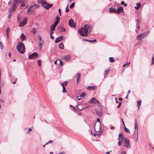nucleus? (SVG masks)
Listing matches in <instances>:
<instances>
[{
	"instance_id": "53",
	"label": "nucleus",
	"mask_w": 154,
	"mask_h": 154,
	"mask_svg": "<svg viewBox=\"0 0 154 154\" xmlns=\"http://www.w3.org/2000/svg\"><path fill=\"white\" fill-rule=\"evenodd\" d=\"M38 38L39 40V41H42V39H41V38L40 36V35H38Z\"/></svg>"
},
{
	"instance_id": "20",
	"label": "nucleus",
	"mask_w": 154,
	"mask_h": 154,
	"mask_svg": "<svg viewBox=\"0 0 154 154\" xmlns=\"http://www.w3.org/2000/svg\"><path fill=\"white\" fill-rule=\"evenodd\" d=\"M10 31V28L9 27H8L6 30V33L7 34V38H9V33Z\"/></svg>"
},
{
	"instance_id": "52",
	"label": "nucleus",
	"mask_w": 154,
	"mask_h": 154,
	"mask_svg": "<svg viewBox=\"0 0 154 154\" xmlns=\"http://www.w3.org/2000/svg\"><path fill=\"white\" fill-rule=\"evenodd\" d=\"M68 5L67 6V7L65 11L66 12H68L69 11V9L67 8Z\"/></svg>"
},
{
	"instance_id": "26",
	"label": "nucleus",
	"mask_w": 154,
	"mask_h": 154,
	"mask_svg": "<svg viewBox=\"0 0 154 154\" xmlns=\"http://www.w3.org/2000/svg\"><path fill=\"white\" fill-rule=\"evenodd\" d=\"M39 7V5H37L31 7L32 8V11H34L35 9L38 8Z\"/></svg>"
},
{
	"instance_id": "60",
	"label": "nucleus",
	"mask_w": 154,
	"mask_h": 154,
	"mask_svg": "<svg viewBox=\"0 0 154 154\" xmlns=\"http://www.w3.org/2000/svg\"><path fill=\"white\" fill-rule=\"evenodd\" d=\"M122 143H120V141H119V142L118 143V145L119 146H120L122 145Z\"/></svg>"
},
{
	"instance_id": "6",
	"label": "nucleus",
	"mask_w": 154,
	"mask_h": 154,
	"mask_svg": "<svg viewBox=\"0 0 154 154\" xmlns=\"http://www.w3.org/2000/svg\"><path fill=\"white\" fill-rule=\"evenodd\" d=\"M38 56L37 52H34L29 55L28 58L30 59H33L36 58Z\"/></svg>"
},
{
	"instance_id": "30",
	"label": "nucleus",
	"mask_w": 154,
	"mask_h": 154,
	"mask_svg": "<svg viewBox=\"0 0 154 154\" xmlns=\"http://www.w3.org/2000/svg\"><path fill=\"white\" fill-rule=\"evenodd\" d=\"M56 26L52 25L51 26V30L52 31H54L55 30Z\"/></svg>"
},
{
	"instance_id": "63",
	"label": "nucleus",
	"mask_w": 154,
	"mask_h": 154,
	"mask_svg": "<svg viewBox=\"0 0 154 154\" xmlns=\"http://www.w3.org/2000/svg\"><path fill=\"white\" fill-rule=\"evenodd\" d=\"M152 60L154 61V53L153 54V56L152 58Z\"/></svg>"
},
{
	"instance_id": "27",
	"label": "nucleus",
	"mask_w": 154,
	"mask_h": 154,
	"mask_svg": "<svg viewBox=\"0 0 154 154\" xmlns=\"http://www.w3.org/2000/svg\"><path fill=\"white\" fill-rule=\"evenodd\" d=\"M43 42H44L42 41H39V43L38 44V46H39V47L40 49H41V48H42V43Z\"/></svg>"
},
{
	"instance_id": "1",
	"label": "nucleus",
	"mask_w": 154,
	"mask_h": 154,
	"mask_svg": "<svg viewBox=\"0 0 154 154\" xmlns=\"http://www.w3.org/2000/svg\"><path fill=\"white\" fill-rule=\"evenodd\" d=\"M91 30V29L90 26L87 24L85 25L84 27L80 28L78 31L80 35L83 36H87L88 32H90Z\"/></svg>"
},
{
	"instance_id": "19",
	"label": "nucleus",
	"mask_w": 154,
	"mask_h": 154,
	"mask_svg": "<svg viewBox=\"0 0 154 154\" xmlns=\"http://www.w3.org/2000/svg\"><path fill=\"white\" fill-rule=\"evenodd\" d=\"M20 37L21 38V41L22 42H23V40H25L26 39V37L23 33L21 35Z\"/></svg>"
},
{
	"instance_id": "29",
	"label": "nucleus",
	"mask_w": 154,
	"mask_h": 154,
	"mask_svg": "<svg viewBox=\"0 0 154 154\" xmlns=\"http://www.w3.org/2000/svg\"><path fill=\"white\" fill-rule=\"evenodd\" d=\"M135 129H136V128H137V138H136V140H137L138 139V126H137V123L136 122H135Z\"/></svg>"
},
{
	"instance_id": "43",
	"label": "nucleus",
	"mask_w": 154,
	"mask_h": 154,
	"mask_svg": "<svg viewBox=\"0 0 154 154\" xmlns=\"http://www.w3.org/2000/svg\"><path fill=\"white\" fill-rule=\"evenodd\" d=\"M0 46L1 49H2L4 48V46L1 42H0Z\"/></svg>"
},
{
	"instance_id": "5",
	"label": "nucleus",
	"mask_w": 154,
	"mask_h": 154,
	"mask_svg": "<svg viewBox=\"0 0 154 154\" xmlns=\"http://www.w3.org/2000/svg\"><path fill=\"white\" fill-rule=\"evenodd\" d=\"M53 6L52 4L48 3L46 1L44 2L42 4V6L44 7L45 9L48 10Z\"/></svg>"
},
{
	"instance_id": "64",
	"label": "nucleus",
	"mask_w": 154,
	"mask_h": 154,
	"mask_svg": "<svg viewBox=\"0 0 154 154\" xmlns=\"http://www.w3.org/2000/svg\"><path fill=\"white\" fill-rule=\"evenodd\" d=\"M126 152L125 151H123L122 152L121 154H126Z\"/></svg>"
},
{
	"instance_id": "57",
	"label": "nucleus",
	"mask_w": 154,
	"mask_h": 154,
	"mask_svg": "<svg viewBox=\"0 0 154 154\" xmlns=\"http://www.w3.org/2000/svg\"><path fill=\"white\" fill-rule=\"evenodd\" d=\"M79 105H78L77 106V107H78V108L79 109V110H82V109H84L85 108V107H83V108H79Z\"/></svg>"
},
{
	"instance_id": "12",
	"label": "nucleus",
	"mask_w": 154,
	"mask_h": 154,
	"mask_svg": "<svg viewBox=\"0 0 154 154\" xmlns=\"http://www.w3.org/2000/svg\"><path fill=\"white\" fill-rule=\"evenodd\" d=\"M124 12V9L122 7H119L117 10V13L119 14L120 13H123Z\"/></svg>"
},
{
	"instance_id": "42",
	"label": "nucleus",
	"mask_w": 154,
	"mask_h": 154,
	"mask_svg": "<svg viewBox=\"0 0 154 154\" xmlns=\"http://www.w3.org/2000/svg\"><path fill=\"white\" fill-rule=\"evenodd\" d=\"M123 135L122 133H120L119 134V138H122L123 137Z\"/></svg>"
},
{
	"instance_id": "22",
	"label": "nucleus",
	"mask_w": 154,
	"mask_h": 154,
	"mask_svg": "<svg viewBox=\"0 0 154 154\" xmlns=\"http://www.w3.org/2000/svg\"><path fill=\"white\" fill-rule=\"evenodd\" d=\"M137 6H135V9L136 10L138 9L141 6V3L138 2L136 4Z\"/></svg>"
},
{
	"instance_id": "4",
	"label": "nucleus",
	"mask_w": 154,
	"mask_h": 154,
	"mask_svg": "<svg viewBox=\"0 0 154 154\" xmlns=\"http://www.w3.org/2000/svg\"><path fill=\"white\" fill-rule=\"evenodd\" d=\"M130 141L126 137H124L123 140V145L126 148H130V145L129 144Z\"/></svg>"
},
{
	"instance_id": "37",
	"label": "nucleus",
	"mask_w": 154,
	"mask_h": 154,
	"mask_svg": "<svg viewBox=\"0 0 154 154\" xmlns=\"http://www.w3.org/2000/svg\"><path fill=\"white\" fill-rule=\"evenodd\" d=\"M59 47L60 49H63V44L62 43H60L59 45Z\"/></svg>"
},
{
	"instance_id": "35",
	"label": "nucleus",
	"mask_w": 154,
	"mask_h": 154,
	"mask_svg": "<svg viewBox=\"0 0 154 154\" xmlns=\"http://www.w3.org/2000/svg\"><path fill=\"white\" fill-rule=\"evenodd\" d=\"M124 137H122V138H118V139H119V141H120V143H122L123 144V140L124 139Z\"/></svg>"
},
{
	"instance_id": "48",
	"label": "nucleus",
	"mask_w": 154,
	"mask_h": 154,
	"mask_svg": "<svg viewBox=\"0 0 154 154\" xmlns=\"http://www.w3.org/2000/svg\"><path fill=\"white\" fill-rule=\"evenodd\" d=\"M53 142V141L52 140H49L48 142H47L46 144L45 145H47L49 143H52Z\"/></svg>"
},
{
	"instance_id": "46",
	"label": "nucleus",
	"mask_w": 154,
	"mask_h": 154,
	"mask_svg": "<svg viewBox=\"0 0 154 154\" xmlns=\"http://www.w3.org/2000/svg\"><path fill=\"white\" fill-rule=\"evenodd\" d=\"M97 121L99 122V129L100 128V120L99 119H97Z\"/></svg>"
},
{
	"instance_id": "18",
	"label": "nucleus",
	"mask_w": 154,
	"mask_h": 154,
	"mask_svg": "<svg viewBox=\"0 0 154 154\" xmlns=\"http://www.w3.org/2000/svg\"><path fill=\"white\" fill-rule=\"evenodd\" d=\"M149 31H147L146 32H145L143 33H142L140 34H141V35H142V37H143V38L145 37L146 36L149 32Z\"/></svg>"
},
{
	"instance_id": "40",
	"label": "nucleus",
	"mask_w": 154,
	"mask_h": 154,
	"mask_svg": "<svg viewBox=\"0 0 154 154\" xmlns=\"http://www.w3.org/2000/svg\"><path fill=\"white\" fill-rule=\"evenodd\" d=\"M130 62H128L126 63L125 64H124L123 66V67H125L126 66L129 65V64H130Z\"/></svg>"
},
{
	"instance_id": "14",
	"label": "nucleus",
	"mask_w": 154,
	"mask_h": 154,
	"mask_svg": "<svg viewBox=\"0 0 154 154\" xmlns=\"http://www.w3.org/2000/svg\"><path fill=\"white\" fill-rule=\"evenodd\" d=\"M109 12L110 13H117V10L116 8H109Z\"/></svg>"
},
{
	"instance_id": "3",
	"label": "nucleus",
	"mask_w": 154,
	"mask_h": 154,
	"mask_svg": "<svg viewBox=\"0 0 154 154\" xmlns=\"http://www.w3.org/2000/svg\"><path fill=\"white\" fill-rule=\"evenodd\" d=\"M21 2V1L19 0H13L12 7L10 8H11L12 10L15 11V9L18 6L19 3Z\"/></svg>"
},
{
	"instance_id": "62",
	"label": "nucleus",
	"mask_w": 154,
	"mask_h": 154,
	"mask_svg": "<svg viewBox=\"0 0 154 154\" xmlns=\"http://www.w3.org/2000/svg\"><path fill=\"white\" fill-rule=\"evenodd\" d=\"M121 4L122 5H124L125 3L124 1H122L121 2Z\"/></svg>"
},
{
	"instance_id": "41",
	"label": "nucleus",
	"mask_w": 154,
	"mask_h": 154,
	"mask_svg": "<svg viewBox=\"0 0 154 154\" xmlns=\"http://www.w3.org/2000/svg\"><path fill=\"white\" fill-rule=\"evenodd\" d=\"M62 92L63 93H65L66 92V88L64 86H63V87Z\"/></svg>"
},
{
	"instance_id": "45",
	"label": "nucleus",
	"mask_w": 154,
	"mask_h": 154,
	"mask_svg": "<svg viewBox=\"0 0 154 154\" xmlns=\"http://www.w3.org/2000/svg\"><path fill=\"white\" fill-rule=\"evenodd\" d=\"M86 95V94L85 92H83L80 96V97H84Z\"/></svg>"
},
{
	"instance_id": "47",
	"label": "nucleus",
	"mask_w": 154,
	"mask_h": 154,
	"mask_svg": "<svg viewBox=\"0 0 154 154\" xmlns=\"http://www.w3.org/2000/svg\"><path fill=\"white\" fill-rule=\"evenodd\" d=\"M32 11V8L31 7H30L28 9L27 11L28 12H30Z\"/></svg>"
},
{
	"instance_id": "33",
	"label": "nucleus",
	"mask_w": 154,
	"mask_h": 154,
	"mask_svg": "<svg viewBox=\"0 0 154 154\" xmlns=\"http://www.w3.org/2000/svg\"><path fill=\"white\" fill-rule=\"evenodd\" d=\"M109 69L106 70L105 71V76H104L105 78V77L106 76L108 75V73L109 72Z\"/></svg>"
},
{
	"instance_id": "7",
	"label": "nucleus",
	"mask_w": 154,
	"mask_h": 154,
	"mask_svg": "<svg viewBox=\"0 0 154 154\" xmlns=\"http://www.w3.org/2000/svg\"><path fill=\"white\" fill-rule=\"evenodd\" d=\"M27 18H25L21 22L19 26L20 27H22L24 26L27 23Z\"/></svg>"
},
{
	"instance_id": "8",
	"label": "nucleus",
	"mask_w": 154,
	"mask_h": 154,
	"mask_svg": "<svg viewBox=\"0 0 154 154\" xmlns=\"http://www.w3.org/2000/svg\"><path fill=\"white\" fill-rule=\"evenodd\" d=\"M89 102L90 103H94L96 104H97L99 103V101L97 100L94 97H93L91 99Z\"/></svg>"
},
{
	"instance_id": "34",
	"label": "nucleus",
	"mask_w": 154,
	"mask_h": 154,
	"mask_svg": "<svg viewBox=\"0 0 154 154\" xmlns=\"http://www.w3.org/2000/svg\"><path fill=\"white\" fill-rule=\"evenodd\" d=\"M59 61L58 62V63H57V64L61 65V66H62L63 65V62L61 60H58Z\"/></svg>"
},
{
	"instance_id": "15",
	"label": "nucleus",
	"mask_w": 154,
	"mask_h": 154,
	"mask_svg": "<svg viewBox=\"0 0 154 154\" xmlns=\"http://www.w3.org/2000/svg\"><path fill=\"white\" fill-rule=\"evenodd\" d=\"M69 24L71 27H74L75 26L74 21L72 19H71L69 20Z\"/></svg>"
},
{
	"instance_id": "10",
	"label": "nucleus",
	"mask_w": 154,
	"mask_h": 154,
	"mask_svg": "<svg viewBox=\"0 0 154 154\" xmlns=\"http://www.w3.org/2000/svg\"><path fill=\"white\" fill-rule=\"evenodd\" d=\"M15 11L12 10V9L11 8H9L8 12L9 13V14L8 16V19H10L11 17V15L12 14L13 12H14Z\"/></svg>"
},
{
	"instance_id": "56",
	"label": "nucleus",
	"mask_w": 154,
	"mask_h": 154,
	"mask_svg": "<svg viewBox=\"0 0 154 154\" xmlns=\"http://www.w3.org/2000/svg\"><path fill=\"white\" fill-rule=\"evenodd\" d=\"M17 21H20V20H21L20 17L19 16H18V17H17Z\"/></svg>"
},
{
	"instance_id": "50",
	"label": "nucleus",
	"mask_w": 154,
	"mask_h": 154,
	"mask_svg": "<svg viewBox=\"0 0 154 154\" xmlns=\"http://www.w3.org/2000/svg\"><path fill=\"white\" fill-rule=\"evenodd\" d=\"M60 18L59 16H57L56 18V20H58L60 21Z\"/></svg>"
},
{
	"instance_id": "11",
	"label": "nucleus",
	"mask_w": 154,
	"mask_h": 154,
	"mask_svg": "<svg viewBox=\"0 0 154 154\" xmlns=\"http://www.w3.org/2000/svg\"><path fill=\"white\" fill-rule=\"evenodd\" d=\"M63 39V36H60L57 38L55 40V42L56 43H57L59 42L62 41Z\"/></svg>"
},
{
	"instance_id": "31",
	"label": "nucleus",
	"mask_w": 154,
	"mask_h": 154,
	"mask_svg": "<svg viewBox=\"0 0 154 154\" xmlns=\"http://www.w3.org/2000/svg\"><path fill=\"white\" fill-rule=\"evenodd\" d=\"M109 60L110 62L112 63L115 61V60L113 59V57H110L109 58Z\"/></svg>"
},
{
	"instance_id": "49",
	"label": "nucleus",
	"mask_w": 154,
	"mask_h": 154,
	"mask_svg": "<svg viewBox=\"0 0 154 154\" xmlns=\"http://www.w3.org/2000/svg\"><path fill=\"white\" fill-rule=\"evenodd\" d=\"M32 128H29V129H28V131L26 133L28 134V133L29 132L31 131H32Z\"/></svg>"
},
{
	"instance_id": "23",
	"label": "nucleus",
	"mask_w": 154,
	"mask_h": 154,
	"mask_svg": "<svg viewBox=\"0 0 154 154\" xmlns=\"http://www.w3.org/2000/svg\"><path fill=\"white\" fill-rule=\"evenodd\" d=\"M96 115L99 117H100L102 115V113L101 111H99L98 110H97L96 111Z\"/></svg>"
},
{
	"instance_id": "51",
	"label": "nucleus",
	"mask_w": 154,
	"mask_h": 154,
	"mask_svg": "<svg viewBox=\"0 0 154 154\" xmlns=\"http://www.w3.org/2000/svg\"><path fill=\"white\" fill-rule=\"evenodd\" d=\"M25 6V4L24 3L21 2V5H20V7H24Z\"/></svg>"
},
{
	"instance_id": "32",
	"label": "nucleus",
	"mask_w": 154,
	"mask_h": 154,
	"mask_svg": "<svg viewBox=\"0 0 154 154\" xmlns=\"http://www.w3.org/2000/svg\"><path fill=\"white\" fill-rule=\"evenodd\" d=\"M45 1V0H38L37 2L38 3L41 4L42 5V4L44 3Z\"/></svg>"
},
{
	"instance_id": "59",
	"label": "nucleus",
	"mask_w": 154,
	"mask_h": 154,
	"mask_svg": "<svg viewBox=\"0 0 154 154\" xmlns=\"http://www.w3.org/2000/svg\"><path fill=\"white\" fill-rule=\"evenodd\" d=\"M59 61L58 60H57L55 61L54 62V63L55 64H57V63H58V62Z\"/></svg>"
},
{
	"instance_id": "39",
	"label": "nucleus",
	"mask_w": 154,
	"mask_h": 154,
	"mask_svg": "<svg viewBox=\"0 0 154 154\" xmlns=\"http://www.w3.org/2000/svg\"><path fill=\"white\" fill-rule=\"evenodd\" d=\"M37 63L38 65L39 66H41V61L40 60H38L37 61Z\"/></svg>"
},
{
	"instance_id": "17",
	"label": "nucleus",
	"mask_w": 154,
	"mask_h": 154,
	"mask_svg": "<svg viewBox=\"0 0 154 154\" xmlns=\"http://www.w3.org/2000/svg\"><path fill=\"white\" fill-rule=\"evenodd\" d=\"M77 76V81L76 82L77 84H78L79 82L80 81V79L81 74L80 73L78 72L76 74Z\"/></svg>"
},
{
	"instance_id": "36",
	"label": "nucleus",
	"mask_w": 154,
	"mask_h": 154,
	"mask_svg": "<svg viewBox=\"0 0 154 154\" xmlns=\"http://www.w3.org/2000/svg\"><path fill=\"white\" fill-rule=\"evenodd\" d=\"M91 134H93L94 137H95L97 135H98V136H99L101 135V134H100V133H99V132L98 133V134H94V133H93V134L92 133V132L91 131Z\"/></svg>"
},
{
	"instance_id": "55",
	"label": "nucleus",
	"mask_w": 154,
	"mask_h": 154,
	"mask_svg": "<svg viewBox=\"0 0 154 154\" xmlns=\"http://www.w3.org/2000/svg\"><path fill=\"white\" fill-rule=\"evenodd\" d=\"M36 32V29L35 28H34L33 29V32L35 33Z\"/></svg>"
},
{
	"instance_id": "21",
	"label": "nucleus",
	"mask_w": 154,
	"mask_h": 154,
	"mask_svg": "<svg viewBox=\"0 0 154 154\" xmlns=\"http://www.w3.org/2000/svg\"><path fill=\"white\" fill-rule=\"evenodd\" d=\"M143 38V37H142V35L141 34H140L138 35L137 36V39L138 40H141Z\"/></svg>"
},
{
	"instance_id": "16",
	"label": "nucleus",
	"mask_w": 154,
	"mask_h": 154,
	"mask_svg": "<svg viewBox=\"0 0 154 154\" xmlns=\"http://www.w3.org/2000/svg\"><path fill=\"white\" fill-rule=\"evenodd\" d=\"M57 29L59 32H64L66 30V29L62 26H59L57 27Z\"/></svg>"
},
{
	"instance_id": "58",
	"label": "nucleus",
	"mask_w": 154,
	"mask_h": 154,
	"mask_svg": "<svg viewBox=\"0 0 154 154\" xmlns=\"http://www.w3.org/2000/svg\"><path fill=\"white\" fill-rule=\"evenodd\" d=\"M58 11H59V14L61 16V10H60V8L59 9Z\"/></svg>"
},
{
	"instance_id": "28",
	"label": "nucleus",
	"mask_w": 154,
	"mask_h": 154,
	"mask_svg": "<svg viewBox=\"0 0 154 154\" xmlns=\"http://www.w3.org/2000/svg\"><path fill=\"white\" fill-rule=\"evenodd\" d=\"M95 87H94V86H88L87 87V89L88 90H94Z\"/></svg>"
},
{
	"instance_id": "54",
	"label": "nucleus",
	"mask_w": 154,
	"mask_h": 154,
	"mask_svg": "<svg viewBox=\"0 0 154 154\" xmlns=\"http://www.w3.org/2000/svg\"><path fill=\"white\" fill-rule=\"evenodd\" d=\"M122 103V102H118V103H119V104L118 105V106H117L118 108H119L120 107Z\"/></svg>"
},
{
	"instance_id": "24",
	"label": "nucleus",
	"mask_w": 154,
	"mask_h": 154,
	"mask_svg": "<svg viewBox=\"0 0 154 154\" xmlns=\"http://www.w3.org/2000/svg\"><path fill=\"white\" fill-rule=\"evenodd\" d=\"M124 130V131L127 133L128 134L129 133H130V131L129 129L127 128L126 127L123 128Z\"/></svg>"
},
{
	"instance_id": "25",
	"label": "nucleus",
	"mask_w": 154,
	"mask_h": 154,
	"mask_svg": "<svg viewBox=\"0 0 154 154\" xmlns=\"http://www.w3.org/2000/svg\"><path fill=\"white\" fill-rule=\"evenodd\" d=\"M141 103V100H138L137 101V106L138 108V110H139Z\"/></svg>"
},
{
	"instance_id": "44",
	"label": "nucleus",
	"mask_w": 154,
	"mask_h": 154,
	"mask_svg": "<svg viewBox=\"0 0 154 154\" xmlns=\"http://www.w3.org/2000/svg\"><path fill=\"white\" fill-rule=\"evenodd\" d=\"M96 42V40L95 39L93 40H89V42L91 43L95 42Z\"/></svg>"
},
{
	"instance_id": "38",
	"label": "nucleus",
	"mask_w": 154,
	"mask_h": 154,
	"mask_svg": "<svg viewBox=\"0 0 154 154\" xmlns=\"http://www.w3.org/2000/svg\"><path fill=\"white\" fill-rule=\"evenodd\" d=\"M75 2H74L72 3L70 5V8L71 9L72 8L75 6Z\"/></svg>"
},
{
	"instance_id": "9",
	"label": "nucleus",
	"mask_w": 154,
	"mask_h": 154,
	"mask_svg": "<svg viewBox=\"0 0 154 154\" xmlns=\"http://www.w3.org/2000/svg\"><path fill=\"white\" fill-rule=\"evenodd\" d=\"M71 58V57L69 55H67L63 56V59L65 61H67L69 60Z\"/></svg>"
},
{
	"instance_id": "13",
	"label": "nucleus",
	"mask_w": 154,
	"mask_h": 154,
	"mask_svg": "<svg viewBox=\"0 0 154 154\" xmlns=\"http://www.w3.org/2000/svg\"><path fill=\"white\" fill-rule=\"evenodd\" d=\"M141 25V20L139 18H137V26L138 29H139Z\"/></svg>"
},
{
	"instance_id": "61",
	"label": "nucleus",
	"mask_w": 154,
	"mask_h": 154,
	"mask_svg": "<svg viewBox=\"0 0 154 154\" xmlns=\"http://www.w3.org/2000/svg\"><path fill=\"white\" fill-rule=\"evenodd\" d=\"M58 24L57 23L55 22L53 24V25L55 26H56Z\"/></svg>"
},
{
	"instance_id": "2",
	"label": "nucleus",
	"mask_w": 154,
	"mask_h": 154,
	"mask_svg": "<svg viewBox=\"0 0 154 154\" xmlns=\"http://www.w3.org/2000/svg\"><path fill=\"white\" fill-rule=\"evenodd\" d=\"M16 48L18 51L21 54H23L25 52V46L21 42L18 43L17 45Z\"/></svg>"
}]
</instances>
